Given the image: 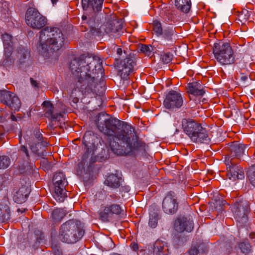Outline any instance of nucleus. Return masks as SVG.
Masks as SVG:
<instances>
[{"label":"nucleus","instance_id":"1","mask_svg":"<svg viewBox=\"0 0 255 255\" xmlns=\"http://www.w3.org/2000/svg\"><path fill=\"white\" fill-rule=\"evenodd\" d=\"M108 115L101 113L97 116V126L99 130L108 136H115L118 141H111L113 152L119 155L128 154L134 151L145 152V143L139 139L134 127L128 123L107 118Z\"/></svg>","mask_w":255,"mask_h":255},{"label":"nucleus","instance_id":"2","mask_svg":"<svg viewBox=\"0 0 255 255\" xmlns=\"http://www.w3.org/2000/svg\"><path fill=\"white\" fill-rule=\"evenodd\" d=\"M102 63L97 56L81 55L71 60L69 68L74 78L70 86L72 94L77 90L85 93L97 92L98 82L104 75Z\"/></svg>","mask_w":255,"mask_h":255},{"label":"nucleus","instance_id":"3","mask_svg":"<svg viewBox=\"0 0 255 255\" xmlns=\"http://www.w3.org/2000/svg\"><path fill=\"white\" fill-rule=\"evenodd\" d=\"M39 34V45L44 51H58L65 43L62 31L57 27L46 26L42 29Z\"/></svg>","mask_w":255,"mask_h":255},{"label":"nucleus","instance_id":"4","mask_svg":"<svg viewBox=\"0 0 255 255\" xmlns=\"http://www.w3.org/2000/svg\"><path fill=\"white\" fill-rule=\"evenodd\" d=\"M84 233L83 224L80 221L70 220L61 226L59 238L62 242L74 244L82 238Z\"/></svg>","mask_w":255,"mask_h":255},{"label":"nucleus","instance_id":"5","mask_svg":"<svg viewBox=\"0 0 255 255\" xmlns=\"http://www.w3.org/2000/svg\"><path fill=\"white\" fill-rule=\"evenodd\" d=\"M181 127L183 132L194 142H207L210 139L206 129L203 128L200 123L193 119H182Z\"/></svg>","mask_w":255,"mask_h":255},{"label":"nucleus","instance_id":"6","mask_svg":"<svg viewBox=\"0 0 255 255\" xmlns=\"http://www.w3.org/2000/svg\"><path fill=\"white\" fill-rule=\"evenodd\" d=\"M213 52L217 61L222 66L231 65L235 62V55L230 43L220 42L214 45Z\"/></svg>","mask_w":255,"mask_h":255},{"label":"nucleus","instance_id":"7","mask_svg":"<svg viewBox=\"0 0 255 255\" xmlns=\"http://www.w3.org/2000/svg\"><path fill=\"white\" fill-rule=\"evenodd\" d=\"M53 182L54 191L53 194L55 199L61 203L67 197L65 187L68 184L65 174L63 172H57L54 175Z\"/></svg>","mask_w":255,"mask_h":255},{"label":"nucleus","instance_id":"8","mask_svg":"<svg viewBox=\"0 0 255 255\" xmlns=\"http://www.w3.org/2000/svg\"><path fill=\"white\" fill-rule=\"evenodd\" d=\"M25 21L27 25L32 28L39 29L46 25L47 19L37 9L30 7L25 13Z\"/></svg>","mask_w":255,"mask_h":255},{"label":"nucleus","instance_id":"9","mask_svg":"<svg viewBox=\"0 0 255 255\" xmlns=\"http://www.w3.org/2000/svg\"><path fill=\"white\" fill-rule=\"evenodd\" d=\"M234 218L238 226L246 225L248 221V215L250 212L249 203L247 201H240L235 203L233 208Z\"/></svg>","mask_w":255,"mask_h":255},{"label":"nucleus","instance_id":"10","mask_svg":"<svg viewBox=\"0 0 255 255\" xmlns=\"http://www.w3.org/2000/svg\"><path fill=\"white\" fill-rule=\"evenodd\" d=\"M247 148V145L239 143L238 142L230 143L224 161L226 165L239 163L240 158L245 154Z\"/></svg>","mask_w":255,"mask_h":255},{"label":"nucleus","instance_id":"11","mask_svg":"<svg viewBox=\"0 0 255 255\" xmlns=\"http://www.w3.org/2000/svg\"><path fill=\"white\" fill-rule=\"evenodd\" d=\"M1 38L3 42L4 48L3 59L1 64L3 66L10 65L13 62V59L11 56L13 51V37L11 35L5 33L1 35Z\"/></svg>","mask_w":255,"mask_h":255},{"label":"nucleus","instance_id":"12","mask_svg":"<svg viewBox=\"0 0 255 255\" xmlns=\"http://www.w3.org/2000/svg\"><path fill=\"white\" fill-rule=\"evenodd\" d=\"M0 102L4 104L11 111H18L21 106V102L15 94L6 90H0Z\"/></svg>","mask_w":255,"mask_h":255},{"label":"nucleus","instance_id":"13","mask_svg":"<svg viewBox=\"0 0 255 255\" xmlns=\"http://www.w3.org/2000/svg\"><path fill=\"white\" fill-rule=\"evenodd\" d=\"M183 104L182 95L177 91L171 90L166 95L163 101L164 107L170 110H175L181 107Z\"/></svg>","mask_w":255,"mask_h":255},{"label":"nucleus","instance_id":"14","mask_svg":"<svg viewBox=\"0 0 255 255\" xmlns=\"http://www.w3.org/2000/svg\"><path fill=\"white\" fill-rule=\"evenodd\" d=\"M179 203L175 193L172 191L168 192L162 201V207L164 213L173 215L178 210Z\"/></svg>","mask_w":255,"mask_h":255},{"label":"nucleus","instance_id":"15","mask_svg":"<svg viewBox=\"0 0 255 255\" xmlns=\"http://www.w3.org/2000/svg\"><path fill=\"white\" fill-rule=\"evenodd\" d=\"M135 62L131 57H126L122 60L117 65L118 74L122 79L127 80L129 75L133 73Z\"/></svg>","mask_w":255,"mask_h":255},{"label":"nucleus","instance_id":"16","mask_svg":"<svg viewBox=\"0 0 255 255\" xmlns=\"http://www.w3.org/2000/svg\"><path fill=\"white\" fill-rule=\"evenodd\" d=\"M123 211L120 205L113 204L104 207L103 211L99 213V219L104 222H109L114 216L119 215Z\"/></svg>","mask_w":255,"mask_h":255},{"label":"nucleus","instance_id":"17","mask_svg":"<svg viewBox=\"0 0 255 255\" xmlns=\"http://www.w3.org/2000/svg\"><path fill=\"white\" fill-rule=\"evenodd\" d=\"M239 163L226 165L227 166V175L230 179L234 181L243 179L245 177L244 171L242 168L238 165Z\"/></svg>","mask_w":255,"mask_h":255},{"label":"nucleus","instance_id":"18","mask_svg":"<svg viewBox=\"0 0 255 255\" xmlns=\"http://www.w3.org/2000/svg\"><path fill=\"white\" fill-rule=\"evenodd\" d=\"M194 224L192 220L186 217L178 219L175 223V230L179 232L186 231L190 232L193 229Z\"/></svg>","mask_w":255,"mask_h":255},{"label":"nucleus","instance_id":"19","mask_svg":"<svg viewBox=\"0 0 255 255\" xmlns=\"http://www.w3.org/2000/svg\"><path fill=\"white\" fill-rule=\"evenodd\" d=\"M104 0H82L83 8L85 10H87L89 8H91L93 11H100L102 9Z\"/></svg>","mask_w":255,"mask_h":255},{"label":"nucleus","instance_id":"20","mask_svg":"<svg viewBox=\"0 0 255 255\" xmlns=\"http://www.w3.org/2000/svg\"><path fill=\"white\" fill-rule=\"evenodd\" d=\"M30 149L32 155L35 156H43L46 155L45 150L42 146V142H35L34 137L31 138V142H29Z\"/></svg>","mask_w":255,"mask_h":255},{"label":"nucleus","instance_id":"21","mask_svg":"<svg viewBox=\"0 0 255 255\" xmlns=\"http://www.w3.org/2000/svg\"><path fill=\"white\" fill-rule=\"evenodd\" d=\"M187 90L189 93L194 96H201L205 93L203 86L199 82H193L188 84Z\"/></svg>","mask_w":255,"mask_h":255},{"label":"nucleus","instance_id":"22","mask_svg":"<svg viewBox=\"0 0 255 255\" xmlns=\"http://www.w3.org/2000/svg\"><path fill=\"white\" fill-rule=\"evenodd\" d=\"M159 36L164 40L173 43L176 40L175 28L172 25H169L163 29L162 33Z\"/></svg>","mask_w":255,"mask_h":255},{"label":"nucleus","instance_id":"23","mask_svg":"<svg viewBox=\"0 0 255 255\" xmlns=\"http://www.w3.org/2000/svg\"><path fill=\"white\" fill-rule=\"evenodd\" d=\"M123 26L119 22L110 23L105 28V32L111 36H117L119 32L122 29Z\"/></svg>","mask_w":255,"mask_h":255},{"label":"nucleus","instance_id":"24","mask_svg":"<svg viewBox=\"0 0 255 255\" xmlns=\"http://www.w3.org/2000/svg\"><path fill=\"white\" fill-rule=\"evenodd\" d=\"M175 5L178 9L187 13L191 9V0H175Z\"/></svg>","mask_w":255,"mask_h":255},{"label":"nucleus","instance_id":"25","mask_svg":"<svg viewBox=\"0 0 255 255\" xmlns=\"http://www.w3.org/2000/svg\"><path fill=\"white\" fill-rule=\"evenodd\" d=\"M104 183L113 188H117L120 186L119 178L114 174L109 175L105 181Z\"/></svg>","mask_w":255,"mask_h":255},{"label":"nucleus","instance_id":"26","mask_svg":"<svg viewBox=\"0 0 255 255\" xmlns=\"http://www.w3.org/2000/svg\"><path fill=\"white\" fill-rule=\"evenodd\" d=\"M67 214V212L63 209L57 208L52 212V218L55 221L60 222Z\"/></svg>","mask_w":255,"mask_h":255},{"label":"nucleus","instance_id":"27","mask_svg":"<svg viewBox=\"0 0 255 255\" xmlns=\"http://www.w3.org/2000/svg\"><path fill=\"white\" fill-rule=\"evenodd\" d=\"M18 154L22 157L25 162H29L30 161V155L28 149L24 145H21L20 146L18 150Z\"/></svg>","mask_w":255,"mask_h":255},{"label":"nucleus","instance_id":"28","mask_svg":"<svg viewBox=\"0 0 255 255\" xmlns=\"http://www.w3.org/2000/svg\"><path fill=\"white\" fill-rule=\"evenodd\" d=\"M54 107H52V108L45 109V113L44 116L47 118H50L54 120H58L60 117H61L62 115L60 113H56L53 114L54 112Z\"/></svg>","mask_w":255,"mask_h":255},{"label":"nucleus","instance_id":"29","mask_svg":"<svg viewBox=\"0 0 255 255\" xmlns=\"http://www.w3.org/2000/svg\"><path fill=\"white\" fill-rule=\"evenodd\" d=\"M164 244L160 241H157L154 245L153 254L154 255H164Z\"/></svg>","mask_w":255,"mask_h":255},{"label":"nucleus","instance_id":"30","mask_svg":"<svg viewBox=\"0 0 255 255\" xmlns=\"http://www.w3.org/2000/svg\"><path fill=\"white\" fill-rule=\"evenodd\" d=\"M251 11H248L247 9H243L239 13L238 19L243 23H245L246 22L249 20L250 17Z\"/></svg>","mask_w":255,"mask_h":255},{"label":"nucleus","instance_id":"31","mask_svg":"<svg viewBox=\"0 0 255 255\" xmlns=\"http://www.w3.org/2000/svg\"><path fill=\"white\" fill-rule=\"evenodd\" d=\"M13 199L15 202L18 204H21L25 202L26 200V195L22 194V190H18L13 196Z\"/></svg>","mask_w":255,"mask_h":255},{"label":"nucleus","instance_id":"32","mask_svg":"<svg viewBox=\"0 0 255 255\" xmlns=\"http://www.w3.org/2000/svg\"><path fill=\"white\" fill-rule=\"evenodd\" d=\"M152 27L153 31L157 36H159L163 30L160 22L156 19L154 20L152 22Z\"/></svg>","mask_w":255,"mask_h":255},{"label":"nucleus","instance_id":"33","mask_svg":"<svg viewBox=\"0 0 255 255\" xmlns=\"http://www.w3.org/2000/svg\"><path fill=\"white\" fill-rule=\"evenodd\" d=\"M247 175L251 184L255 187V164L250 168Z\"/></svg>","mask_w":255,"mask_h":255},{"label":"nucleus","instance_id":"34","mask_svg":"<svg viewBox=\"0 0 255 255\" xmlns=\"http://www.w3.org/2000/svg\"><path fill=\"white\" fill-rule=\"evenodd\" d=\"M158 215L157 213L153 212L150 214L148 222L149 226L152 228H155L157 225Z\"/></svg>","mask_w":255,"mask_h":255},{"label":"nucleus","instance_id":"35","mask_svg":"<svg viewBox=\"0 0 255 255\" xmlns=\"http://www.w3.org/2000/svg\"><path fill=\"white\" fill-rule=\"evenodd\" d=\"M85 135L84 136L82 142L83 144H84V150L85 152L86 153H88L89 154H91L92 155H94V149H93V145L92 143L90 142H87V141L85 139Z\"/></svg>","mask_w":255,"mask_h":255},{"label":"nucleus","instance_id":"36","mask_svg":"<svg viewBox=\"0 0 255 255\" xmlns=\"http://www.w3.org/2000/svg\"><path fill=\"white\" fill-rule=\"evenodd\" d=\"M239 248L243 253L248 254L251 251L252 247L248 242L244 241L239 244Z\"/></svg>","mask_w":255,"mask_h":255},{"label":"nucleus","instance_id":"37","mask_svg":"<svg viewBox=\"0 0 255 255\" xmlns=\"http://www.w3.org/2000/svg\"><path fill=\"white\" fill-rule=\"evenodd\" d=\"M10 163V159L7 156H0V169H5Z\"/></svg>","mask_w":255,"mask_h":255},{"label":"nucleus","instance_id":"38","mask_svg":"<svg viewBox=\"0 0 255 255\" xmlns=\"http://www.w3.org/2000/svg\"><path fill=\"white\" fill-rule=\"evenodd\" d=\"M93 156L91 154H89V153L84 152V154L83 155L81 161L78 164V167L79 169L82 170L84 168V166L85 163L87 162V161L89 158H92Z\"/></svg>","mask_w":255,"mask_h":255},{"label":"nucleus","instance_id":"39","mask_svg":"<svg viewBox=\"0 0 255 255\" xmlns=\"http://www.w3.org/2000/svg\"><path fill=\"white\" fill-rule=\"evenodd\" d=\"M93 156L91 154H89V153L84 152V154L83 155L81 161L78 164V167L79 169L82 170L84 168V166L85 163L87 162V161L89 158H92Z\"/></svg>","mask_w":255,"mask_h":255},{"label":"nucleus","instance_id":"40","mask_svg":"<svg viewBox=\"0 0 255 255\" xmlns=\"http://www.w3.org/2000/svg\"><path fill=\"white\" fill-rule=\"evenodd\" d=\"M153 48L151 45L142 44L140 47V51L146 55L149 56L152 54Z\"/></svg>","mask_w":255,"mask_h":255},{"label":"nucleus","instance_id":"41","mask_svg":"<svg viewBox=\"0 0 255 255\" xmlns=\"http://www.w3.org/2000/svg\"><path fill=\"white\" fill-rule=\"evenodd\" d=\"M34 137V140L35 142H42L43 137L42 135L40 133L39 130H35L33 135L30 137L29 142H31V138Z\"/></svg>","mask_w":255,"mask_h":255},{"label":"nucleus","instance_id":"42","mask_svg":"<svg viewBox=\"0 0 255 255\" xmlns=\"http://www.w3.org/2000/svg\"><path fill=\"white\" fill-rule=\"evenodd\" d=\"M41 166L42 168L45 170H49L52 167L51 164L50 162L48 161L47 159L45 158H42L40 162Z\"/></svg>","mask_w":255,"mask_h":255},{"label":"nucleus","instance_id":"43","mask_svg":"<svg viewBox=\"0 0 255 255\" xmlns=\"http://www.w3.org/2000/svg\"><path fill=\"white\" fill-rule=\"evenodd\" d=\"M161 58L164 63L167 64L172 61L173 55L170 52L165 53L161 55Z\"/></svg>","mask_w":255,"mask_h":255},{"label":"nucleus","instance_id":"44","mask_svg":"<svg viewBox=\"0 0 255 255\" xmlns=\"http://www.w3.org/2000/svg\"><path fill=\"white\" fill-rule=\"evenodd\" d=\"M34 235L37 242L39 243L42 242L43 240H44V237L43 233L41 231L38 230H35L34 231Z\"/></svg>","mask_w":255,"mask_h":255},{"label":"nucleus","instance_id":"45","mask_svg":"<svg viewBox=\"0 0 255 255\" xmlns=\"http://www.w3.org/2000/svg\"><path fill=\"white\" fill-rule=\"evenodd\" d=\"M198 253L199 250L195 246L192 247L189 251V254L190 255H197Z\"/></svg>","mask_w":255,"mask_h":255},{"label":"nucleus","instance_id":"46","mask_svg":"<svg viewBox=\"0 0 255 255\" xmlns=\"http://www.w3.org/2000/svg\"><path fill=\"white\" fill-rule=\"evenodd\" d=\"M42 105L45 108V109H49L54 107V105L50 101H44Z\"/></svg>","mask_w":255,"mask_h":255},{"label":"nucleus","instance_id":"47","mask_svg":"<svg viewBox=\"0 0 255 255\" xmlns=\"http://www.w3.org/2000/svg\"><path fill=\"white\" fill-rule=\"evenodd\" d=\"M30 83L31 85L35 88L38 89H39V83L37 82V81L34 80L32 78H30Z\"/></svg>","mask_w":255,"mask_h":255},{"label":"nucleus","instance_id":"48","mask_svg":"<svg viewBox=\"0 0 255 255\" xmlns=\"http://www.w3.org/2000/svg\"><path fill=\"white\" fill-rule=\"evenodd\" d=\"M130 247L134 251L137 252L138 250V244L135 242H132L130 245Z\"/></svg>","mask_w":255,"mask_h":255},{"label":"nucleus","instance_id":"49","mask_svg":"<svg viewBox=\"0 0 255 255\" xmlns=\"http://www.w3.org/2000/svg\"><path fill=\"white\" fill-rule=\"evenodd\" d=\"M53 251L54 255H62L61 251L59 249H57L56 247L53 248Z\"/></svg>","mask_w":255,"mask_h":255},{"label":"nucleus","instance_id":"50","mask_svg":"<svg viewBox=\"0 0 255 255\" xmlns=\"http://www.w3.org/2000/svg\"><path fill=\"white\" fill-rule=\"evenodd\" d=\"M240 74H241V76H240L241 80L243 82H245L248 79V75L247 74H244L243 73H241Z\"/></svg>","mask_w":255,"mask_h":255},{"label":"nucleus","instance_id":"51","mask_svg":"<svg viewBox=\"0 0 255 255\" xmlns=\"http://www.w3.org/2000/svg\"><path fill=\"white\" fill-rule=\"evenodd\" d=\"M20 51H21V52L20 54H21V56H22L23 58H26V57L28 54L27 51L24 49H22L20 50Z\"/></svg>","mask_w":255,"mask_h":255},{"label":"nucleus","instance_id":"52","mask_svg":"<svg viewBox=\"0 0 255 255\" xmlns=\"http://www.w3.org/2000/svg\"><path fill=\"white\" fill-rule=\"evenodd\" d=\"M86 23L88 24V25L90 26V27L91 28H94L95 27V24L94 23V22L91 19L88 20L86 22Z\"/></svg>","mask_w":255,"mask_h":255},{"label":"nucleus","instance_id":"53","mask_svg":"<svg viewBox=\"0 0 255 255\" xmlns=\"http://www.w3.org/2000/svg\"><path fill=\"white\" fill-rule=\"evenodd\" d=\"M249 237L253 242H255V232H252L250 234Z\"/></svg>","mask_w":255,"mask_h":255},{"label":"nucleus","instance_id":"54","mask_svg":"<svg viewBox=\"0 0 255 255\" xmlns=\"http://www.w3.org/2000/svg\"><path fill=\"white\" fill-rule=\"evenodd\" d=\"M110 197L112 199L114 200H117L119 198V196L117 195L116 194H112L110 196Z\"/></svg>","mask_w":255,"mask_h":255},{"label":"nucleus","instance_id":"55","mask_svg":"<svg viewBox=\"0 0 255 255\" xmlns=\"http://www.w3.org/2000/svg\"><path fill=\"white\" fill-rule=\"evenodd\" d=\"M116 52L118 55H121L123 53V50L121 48L118 47L116 50Z\"/></svg>","mask_w":255,"mask_h":255},{"label":"nucleus","instance_id":"56","mask_svg":"<svg viewBox=\"0 0 255 255\" xmlns=\"http://www.w3.org/2000/svg\"><path fill=\"white\" fill-rule=\"evenodd\" d=\"M225 203H226V201L224 200H222L221 201H219L216 202V204L217 205L219 204L220 205H221V204H222V205H224L225 204Z\"/></svg>","mask_w":255,"mask_h":255},{"label":"nucleus","instance_id":"57","mask_svg":"<svg viewBox=\"0 0 255 255\" xmlns=\"http://www.w3.org/2000/svg\"><path fill=\"white\" fill-rule=\"evenodd\" d=\"M10 119L13 121H16L17 120L16 117L13 115V114H11Z\"/></svg>","mask_w":255,"mask_h":255},{"label":"nucleus","instance_id":"58","mask_svg":"<svg viewBox=\"0 0 255 255\" xmlns=\"http://www.w3.org/2000/svg\"><path fill=\"white\" fill-rule=\"evenodd\" d=\"M82 19L83 21H86L87 19V16L86 15L84 14L82 16Z\"/></svg>","mask_w":255,"mask_h":255},{"label":"nucleus","instance_id":"59","mask_svg":"<svg viewBox=\"0 0 255 255\" xmlns=\"http://www.w3.org/2000/svg\"><path fill=\"white\" fill-rule=\"evenodd\" d=\"M124 189H125V192H128L129 191V186H125L124 187Z\"/></svg>","mask_w":255,"mask_h":255},{"label":"nucleus","instance_id":"60","mask_svg":"<svg viewBox=\"0 0 255 255\" xmlns=\"http://www.w3.org/2000/svg\"><path fill=\"white\" fill-rule=\"evenodd\" d=\"M73 101L74 102L76 103L78 101V99L77 98H75L73 99Z\"/></svg>","mask_w":255,"mask_h":255},{"label":"nucleus","instance_id":"61","mask_svg":"<svg viewBox=\"0 0 255 255\" xmlns=\"http://www.w3.org/2000/svg\"><path fill=\"white\" fill-rule=\"evenodd\" d=\"M52 3L54 4V3H56L58 0H51Z\"/></svg>","mask_w":255,"mask_h":255},{"label":"nucleus","instance_id":"62","mask_svg":"<svg viewBox=\"0 0 255 255\" xmlns=\"http://www.w3.org/2000/svg\"><path fill=\"white\" fill-rule=\"evenodd\" d=\"M108 155L107 154V155L106 156L105 158H107L108 157Z\"/></svg>","mask_w":255,"mask_h":255},{"label":"nucleus","instance_id":"63","mask_svg":"<svg viewBox=\"0 0 255 255\" xmlns=\"http://www.w3.org/2000/svg\"><path fill=\"white\" fill-rule=\"evenodd\" d=\"M100 83H101V84H102L103 82H102V81H100Z\"/></svg>","mask_w":255,"mask_h":255}]
</instances>
